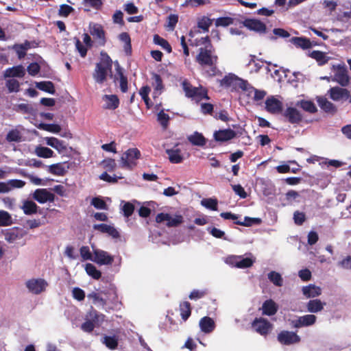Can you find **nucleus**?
<instances>
[{
    "mask_svg": "<svg viewBox=\"0 0 351 351\" xmlns=\"http://www.w3.org/2000/svg\"><path fill=\"white\" fill-rule=\"evenodd\" d=\"M95 324L92 322L91 319H88L86 316V322L83 323L81 326V329L86 332H90L93 330L95 328Z\"/></svg>",
    "mask_w": 351,
    "mask_h": 351,
    "instance_id": "nucleus-64",
    "label": "nucleus"
},
{
    "mask_svg": "<svg viewBox=\"0 0 351 351\" xmlns=\"http://www.w3.org/2000/svg\"><path fill=\"white\" fill-rule=\"evenodd\" d=\"M80 253L83 261H93L94 258L93 253L90 250L89 247L82 246L80 249Z\"/></svg>",
    "mask_w": 351,
    "mask_h": 351,
    "instance_id": "nucleus-50",
    "label": "nucleus"
},
{
    "mask_svg": "<svg viewBox=\"0 0 351 351\" xmlns=\"http://www.w3.org/2000/svg\"><path fill=\"white\" fill-rule=\"evenodd\" d=\"M38 128L40 130L48 131L52 133H58L61 130L60 126L57 124L40 123Z\"/></svg>",
    "mask_w": 351,
    "mask_h": 351,
    "instance_id": "nucleus-51",
    "label": "nucleus"
},
{
    "mask_svg": "<svg viewBox=\"0 0 351 351\" xmlns=\"http://www.w3.org/2000/svg\"><path fill=\"white\" fill-rule=\"evenodd\" d=\"M243 25L248 29L259 34H263L266 32L265 24L256 19H246L243 21Z\"/></svg>",
    "mask_w": 351,
    "mask_h": 351,
    "instance_id": "nucleus-16",
    "label": "nucleus"
},
{
    "mask_svg": "<svg viewBox=\"0 0 351 351\" xmlns=\"http://www.w3.org/2000/svg\"><path fill=\"white\" fill-rule=\"evenodd\" d=\"M25 69L22 65H19L7 69L4 72L5 77L14 78L23 77L25 75Z\"/></svg>",
    "mask_w": 351,
    "mask_h": 351,
    "instance_id": "nucleus-26",
    "label": "nucleus"
},
{
    "mask_svg": "<svg viewBox=\"0 0 351 351\" xmlns=\"http://www.w3.org/2000/svg\"><path fill=\"white\" fill-rule=\"evenodd\" d=\"M34 152L38 157L44 158H49L53 156V152L46 147L37 146L35 148Z\"/></svg>",
    "mask_w": 351,
    "mask_h": 351,
    "instance_id": "nucleus-40",
    "label": "nucleus"
},
{
    "mask_svg": "<svg viewBox=\"0 0 351 351\" xmlns=\"http://www.w3.org/2000/svg\"><path fill=\"white\" fill-rule=\"evenodd\" d=\"M202 205L204 207L216 210L217 209V201L214 199H204L202 200Z\"/></svg>",
    "mask_w": 351,
    "mask_h": 351,
    "instance_id": "nucleus-58",
    "label": "nucleus"
},
{
    "mask_svg": "<svg viewBox=\"0 0 351 351\" xmlns=\"http://www.w3.org/2000/svg\"><path fill=\"white\" fill-rule=\"evenodd\" d=\"M297 106L301 107L304 110L314 113L317 111V108L313 102L306 100H301L296 103Z\"/></svg>",
    "mask_w": 351,
    "mask_h": 351,
    "instance_id": "nucleus-41",
    "label": "nucleus"
},
{
    "mask_svg": "<svg viewBox=\"0 0 351 351\" xmlns=\"http://www.w3.org/2000/svg\"><path fill=\"white\" fill-rule=\"evenodd\" d=\"M6 182L7 186L9 188V192L13 189H21L23 188L25 182L21 180H10Z\"/></svg>",
    "mask_w": 351,
    "mask_h": 351,
    "instance_id": "nucleus-53",
    "label": "nucleus"
},
{
    "mask_svg": "<svg viewBox=\"0 0 351 351\" xmlns=\"http://www.w3.org/2000/svg\"><path fill=\"white\" fill-rule=\"evenodd\" d=\"M5 86L10 93H17L19 91L20 84L19 81L14 78L8 79L6 81Z\"/></svg>",
    "mask_w": 351,
    "mask_h": 351,
    "instance_id": "nucleus-49",
    "label": "nucleus"
},
{
    "mask_svg": "<svg viewBox=\"0 0 351 351\" xmlns=\"http://www.w3.org/2000/svg\"><path fill=\"white\" fill-rule=\"evenodd\" d=\"M88 319L92 320L95 326H99L105 320V315L92 308L86 315Z\"/></svg>",
    "mask_w": 351,
    "mask_h": 351,
    "instance_id": "nucleus-31",
    "label": "nucleus"
},
{
    "mask_svg": "<svg viewBox=\"0 0 351 351\" xmlns=\"http://www.w3.org/2000/svg\"><path fill=\"white\" fill-rule=\"evenodd\" d=\"M187 139L193 145L204 146L206 141L201 133L195 132L193 134L188 136Z\"/></svg>",
    "mask_w": 351,
    "mask_h": 351,
    "instance_id": "nucleus-34",
    "label": "nucleus"
},
{
    "mask_svg": "<svg viewBox=\"0 0 351 351\" xmlns=\"http://www.w3.org/2000/svg\"><path fill=\"white\" fill-rule=\"evenodd\" d=\"M22 138L21 132L17 130H13L8 132L7 140L8 141L19 142Z\"/></svg>",
    "mask_w": 351,
    "mask_h": 351,
    "instance_id": "nucleus-59",
    "label": "nucleus"
},
{
    "mask_svg": "<svg viewBox=\"0 0 351 351\" xmlns=\"http://www.w3.org/2000/svg\"><path fill=\"white\" fill-rule=\"evenodd\" d=\"M13 223L11 215L7 211L0 210V226H9Z\"/></svg>",
    "mask_w": 351,
    "mask_h": 351,
    "instance_id": "nucleus-45",
    "label": "nucleus"
},
{
    "mask_svg": "<svg viewBox=\"0 0 351 351\" xmlns=\"http://www.w3.org/2000/svg\"><path fill=\"white\" fill-rule=\"evenodd\" d=\"M234 20V19L233 18L229 16L220 17L216 19L215 25L217 27H227L230 25L233 24Z\"/></svg>",
    "mask_w": 351,
    "mask_h": 351,
    "instance_id": "nucleus-54",
    "label": "nucleus"
},
{
    "mask_svg": "<svg viewBox=\"0 0 351 351\" xmlns=\"http://www.w3.org/2000/svg\"><path fill=\"white\" fill-rule=\"evenodd\" d=\"M226 263L237 268L245 269L251 267L255 262V259L250 257H243L241 256H230L225 260Z\"/></svg>",
    "mask_w": 351,
    "mask_h": 351,
    "instance_id": "nucleus-6",
    "label": "nucleus"
},
{
    "mask_svg": "<svg viewBox=\"0 0 351 351\" xmlns=\"http://www.w3.org/2000/svg\"><path fill=\"white\" fill-rule=\"evenodd\" d=\"M261 222V219L260 218H252L249 217H245L243 221H236L235 223L241 225L243 226H250L252 224H259Z\"/></svg>",
    "mask_w": 351,
    "mask_h": 351,
    "instance_id": "nucleus-55",
    "label": "nucleus"
},
{
    "mask_svg": "<svg viewBox=\"0 0 351 351\" xmlns=\"http://www.w3.org/2000/svg\"><path fill=\"white\" fill-rule=\"evenodd\" d=\"M72 295L74 299L78 301H82L85 298V292L79 287H75L72 290Z\"/></svg>",
    "mask_w": 351,
    "mask_h": 351,
    "instance_id": "nucleus-63",
    "label": "nucleus"
},
{
    "mask_svg": "<svg viewBox=\"0 0 351 351\" xmlns=\"http://www.w3.org/2000/svg\"><path fill=\"white\" fill-rule=\"evenodd\" d=\"M85 270L87 274L93 278L98 280L101 276V273L98 270L95 265L91 263H86L85 265Z\"/></svg>",
    "mask_w": 351,
    "mask_h": 351,
    "instance_id": "nucleus-43",
    "label": "nucleus"
},
{
    "mask_svg": "<svg viewBox=\"0 0 351 351\" xmlns=\"http://www.w3.org/2000/svg\"><path fill=\"white\" fill-rule=\"evenodd\" d=\"M37 88L53 95L55 93V88L53 84L51 82H40L36 84Z\"/></svg>",
    "mask_w": 351,
    "mask_h": 351,
    "instance_id": "nucleus-42",
    "label": "nucleus"
},
{
    "mask_svg": "<svg viewBox=\"0 0 351 351\" xmlns=\"http://www.w3.org/2000/svg\"><path fill=\"white\" fill-rule=\"evenodd\" d=\"M154 94H160L163 88L162 82L160 77L158 75H154Z\"/></svg>",
    "mask_w": 351,
    "mask_h": 351,
    "instance_id": "nucleus-62",
    "label": "nucleus"
},
{
    "mask_svg": "<svg viewBox=\"0 0 351 351\" xmlns=\"http://www.w3.org/2000/svg\"><path fill=\"white\" fill-rule=\"evenodd\" d=\"M317 320V317L312 314L300 316L296 319L289 320L292 327L299 328L313 326Z\"/></svg>",
    "mask_w": 351,
    "mask_h": 351,
    "instance_id": "nucleus-12",
    "label": "nucleus"
},
{
    "mask_svg": "<svg viewBox=\"0 0 351 351\" xmlns=\"http://www.w3.org/2000/svg\"><path fill=\"white\" fill-rule=\"evenodd\" d=\"M89 31L90 34L97 40L99 44L101 45L105 44V32L101 25L90 23L89 25Z\"/></svg>",
    "mask_w": 351,
    "mask_h": 351,
    "instance_id": "nucleus-18",
    "label": "nucleus"
},
{
    "mask_svg": "<svg viewBox=\"0 0 351 351\" xmlns=\"http://www.w3.org/2000/svg\"><path fill=\"white\" fill-rule=\"evenodd\" d=\"M302 291L303 295L306 298H315L322 293L321 288L312 284L303 287Z\"/></svg>",
    "mask_w": 351,
    "mask_h": 351,
    "instance_id": "nucleus-30",
    "label": "nucleus"
},
{
    "mask_svg": "<svg viewBox=\"0 0 351 351\" xmlns=\"http://www.w3.org/2000/svg\"><path fill=\"white\" fill-rule=\"evenodd\" d=\"M283 115L291 123H298L302 119V114L298 110L294 107H287L284 111Z\"/></svg>",
    "mask_w": 351,
    "mask_h": 351,
    "instance_id": "nucleus-22",
    "label": "nucleus"
},
{
    "mask_svg": "<svg viewBox=\"0 0 351 351\" xmlns=\"http://www.w3.org/2000/svg\"><path fill=\"white\" fill-rule=\"evenodd\" d=\"M93 228L96 230H98L102 233H106L113 239H117L119 237V232L118 230L113 226L105 223L101 224H95L93 226Z\"/></svg>",
    "mask_w": 351,
    "mask_h": 351,
    "instance_id": "nucleus-23",
    "label": "nucleus"
},
{
    "mask_svg": "<svg viewBox=\"0 0 351 351\" xmlns=\"http://www.w3.org/2000/svg\"><path fill=\"white\" fill-rule=\"evenodd\" d=\"M14 110L19 112L31 114L34 109L27 104H19L14 106Z\"/></svg>",
    "mask_w": 351,
    "mask_h": 351,
    "instance_id": "nucleus-57",
    "label": "nucleus"
},
{
    "mask_svg": "<svg viewBox=\"0 0 351 351\" xmlns=\"http://www.w3.org/2000/svg\"><path fill=\"white\" fill-rule=\"evenodd\" d=\"M235 135V132L231 129L219 130L214 133L215 139L217 141H227L231 140Z\"/></svg>",
    "mask_w": 351,
    "mask_h": 351,
    "instance_id": "nucleus-27",
    "label": "nucleus"
},
{
    "mask_svg": "<svg viewBox=\"0 0 351 351\" xmlns=\"http://www.w3.org/2000/svg\"><path fill=\"white\" fill-rule=\"evenodd\" d=\"M116 66V80L119 81V86L121 91L123 93H125L128 90V79L123 75L122 68L120 66L119 62L117 61L115 62Z\"/></svg>",
    "mask_w": 351,
    "mask_h": 351,
    "instance_id": "nucleus-24",
    "label": "nucleus"
},
{
    "mask_svg": "<svg viewBox=\"0 0 351 351\" xmlns=\"http://www.w3.org/2000/svg\"><path fill=\"white\" fill-rule=\"evenodd\" d=\"M21 208L25 215H30L37 213L38 206L33 201L25 200Z\"/></svg>",
    "mask_w": 351,
    "mask_h": 351,
    "instance_id": "nucleus-33",
    "label": "nucleus"
},
{
    "mask_svg": "<svg viewBox=\"0 0 351 351\" xmlns=\"http://www.w3.org/2000/svg\"><path fill=\"white\" fill-rule=\"evenodd\" d=\"M47 145L56 149L60 154H64L66 151V146L62 141L54 137H47L45 138Z\"/></svg>",
    "mask_w": 351,
    "mask_h": 351,
    "instance_id": "nucleus-25",
    "label": "nucleus"
},
{
    "mask_svg": "<svg viewBox=\"0 0 351 351\" xmlns=\"http://www.w3.org/2000/svg\"><path fill=\"white\" fill-rule=\"evenodd\" d=\"M91 205H93L97 209H108L106 202L100 197H93L91 200Z\"/></svg>",
    "mask_w": 351,
    "mask_h": 351,
    "instance_id": "nucleus-56",
    "label": "nucleus"
},
{
    "mask_svg": "<svg viewBox=\"0 0 351 351\" xmlns=\"http://www.w3.org/2000/svg\"><path fill=\"white\" fill-rule=\"evenodd\" d=\"M153 40L154 44L160 45L163 49L166 50L168 53L171 52V47L165 39L156 34L154 36Z\"/></svg>",
    "mask_w": 351,
    "mask_h": 351,
    "instance_id": "nucleus-47",
    "label": "nucleus"
},
{
    "mask_svg": "<svg viewBox=\"0 0 351 351\" xmlns=\"http://www.w3.org/2000/svg\"><path fill=\"white\" fill-rule=\"evenodd\" d=\"M33 198L40 204L54 200V195L46 189H38L33 193Z\"/></svg>",
    "mask_w": 351,
    "mask_h": 351,
    "instance_id": "nucleus-17",
    "label": "nucleus"
},
{
    "mask_svg": "<svg viewBox=\"0 0 351 351\" xmlns=\"http://www.w3.org/2000/svg\"><path fill=\"white\" fill-rule=\"evenodd\" d=\"M201 330L204 333L211 332L215 328V322L209 317H204L199 323Z\"/></svg>",
    "mask_w": 351,
    "mask_h": 351,
    "instance_id": "nucleus-29",
    "label": "nucleus"
},
{
    "mask_svg": "<svg viewBox=\"0 0 351 351\" xmlns=\"http://www.w3.org/2000/svg\"><path fill=\"white\" fill-rule=\"evenodd\" d=\"M217 56H213L210 49L200 48L199 53L197 56V62L202 65L212 66L217 62Z\"/></svg>",
    "mask_w": 351,
    "mask_h": 351,
    "instance_id": "nucleus-14",
    "label": "nucleus"
},
{
    "mask_svg": "<svg viewBox=\"0 0 351 351\" xmlns=\"http://www.w3.org/2000/svg\"><path fill=\"white\" fill-rule=\"evenodd\" d=\"M278 341L282 345L289 346L298 343L301 339L295 332L282 330L277 336Z\"/></svg>",
    "mask_w": 351,
    "mask_h": 351,
    "instance_id": "nucleus-11",
    "label": "nucleus"
},
{
    "mask_svg": "<svg viewBox=\"0 0 351 351\" xmlns=\"http://www.w3.org/2000/svg\"><path fill=\"white\" fill-rule=\"evenodd\" d=\"M182 87L185 95L188 97H191L196 101H199L204 99H208L207 90L203 87H193L186 82L182 83Z\"/></svg>",
    "mask_w": 351,
    "mask_h": 351,
    "instance_id": "nucleus-5",
    "label": "nucleus"
},
{
    "mask_svg": "<svg viewBox=\"0 0 351 351\" xmlns=\"http://www.w3.org/2000/svg\"><path fill=\"white\" fill-rule=\"evenodd\" d=\"M241 97H246L247 103L260 101L266 96V92L263 90L256 89L253 87L247 80L240 88Z\"/></svg>",
    "mask_w": 351,
    "mask_h": 351,
    "instance_id": "nucleus-2",
    "label": "nucleus"
},
{
    "mask_svg": "<svg viewBox=\"0 0 351 351\" xmlns=\"http://www.w3.org/2000/svg\"><path fill=\"white\" fill-rule=\"evenodd\" d=\"M311 57L316 60L319 65L324 64L329 60V58L327 57L324 52L319 51H312L311 53Z\"/></svg>",
    "mask_w": 351,
    "mask_h": 351,
    "instance_id": "nucleus-46",
    "label": "nucleus"
},
{
    "mask_svg": "<svg viewBox=\"0 0 351 351\" xmlns=\"http://www.w3.org/2000/svg\"><path fill=\"white\" fill-rule=\"evenodd\" d=\"M140 156L141 152L138 149H128L121 157L120 167L127 169H133L137 165V160Z\"/></svg>",
    "mask_w": 351,
    "mask_h": 351,
    "instance_id": "nucleus-3",
    "label": "nucleus"
},
{
    "mask_svg": "<svg viewBox=\"0 0 351 351\" xmlns=\"http://www.w3.org/2000/svg\"><path fill=\"white\" fill-rule=\"evenodd\" d=\"M182 318L185 321L191 315V305L188 302H184L180 304Z\"/></svg>",
    "mask_w": 351,
    "mask_h": 351,
    "instance_id": "nucleus-52",
    "label": "nucleus"
},
{
    "mask_svg": "<svg viewBox=\"0 0 351 351\" xmlns=\"http://www.w3.org/2000/svg\"><path fill=\"white\" fill-rule=\"evenodd\" d=\"M150 92V88L148 86H143L139 91V94L141 96L142 99L145 101V104L148 108H149V93Z\"/></svg>",
    "mask_w": 351,
    "mask_h": 351,
    "instance_id": "nucleus-61",
    "label": "nucleus"
},
{
    "mask_svg": "<svg viewBox=\"0 0 351 351\" xmlns=\"http://www.w3.org/2000/svg\"><path fill=\"white\" fill-rule=\"evenodd\" d=\"M93 253L94 258L93 261L100 265H111L114 261V256L110 255L108 252L97 249L92 245Z\"/></svg>",
    "mask_w": 351,
    "mask_h": 351,
    "instance_id": "nucleus-10",
    "label": "nucleus"
},
{
    "mask_svg": "<svg viewBox=\"0 0 351 351\" xmlns=\"http://www.w3.org/2000/svg\"><path fill=\"white\" fill-rule=\"evenodd\" d=\"M101 99L104 109L115 110L119 107V99L116 95H104Z\"/></svg>",
    "mask_w": 351,
    "mask_h": 351,
    "instance_id": "nucleus-21",
    "label": "nucleus"
},
{
    "mask_svg": "<svg viewBox=\"0 0 351 351\" xmlns=\"http://www.w3.org/2000/svg\"><path fill=\"white\" fill-rule=\"evenodd\" d=\"M73 11V8L71 6L66 5V4H62L60 6L58 14L60 16L66 17Z\"/></svg>",
    "mask_w": 351,
    "mask_h": 351,
    "instance_id": "nucleus-60",
    "label": "nucleus"
},
{
    "mask_svg": "<svg viewBox=\"0 0 351 351\" xmlns=\"http://www.w3.org/2000/svg\"><path fill=\"white\" fill-rule=\"evenodd\" d=\"M328 93L330 98L334 101H339L343 99H346L350 97V93L347 89L339 86L331 88L328 90Z\"/></svg>",
    "mask_w": 351,
    "mask_h": 351,
    "instance_id": "nucleus-20",
    "label": "nucleus"
},
{
    "mask_svg": "<svg viewBox=\"0 0 351 351\" xmlns=\"http://www.w3.org/2000/svg\"><path fill=\"white\" fill-rule=\"evenodd\" d=\"M102 58L95 66L93 77L98 84H102L106 80L107 75L112 69V60L107 54L101 53Z\"/></svg>",
    "mask_w": 351,
    "mask_h": 351,
    "instance_id": "nucleus-1",
    "label": "nucleus"
},
{
    "mask_svg": "<svg viewBox=\"0 0 351 351\" xmlns=\"http://www.w3.org/2000/svg\"><path fill=\"white\" fill-rule=\"evenodd\" d=\"M3 233L5 241L10 243H16L27 234L25 230L19 228L5 230Z\"/></svg>",
    "mask_w": 351,
    "mask_h": 351,
    "instance_id": "nucleus-15",
    "label": "nucleus"
},
{
    "mask_svg": "<svg viewBox=\"0 0 351 351\" xmlns=\"http://www.w3.org/2000/svg\"><path fill=\"white\" fill-rule=\"evenodd\" d=\"M332 70L334 75L332 81L339 84L341 86H347L350 82V77L344 64H333Z\"/></svg>",
    "mask_w": 351,
    "mask_h": 351,
    "instance_id": "nucleus-4",
    "label": "nucleus"
},
{
    "mask_svg": "<svg viewBox=\"0 0 351 351\" xmlns=\"http://www.w3.org/2000/svg\"><path fill=\"white\" fill-rule=\"evenodd\" d=\"M157 223H165L168 227H176L183 221V217L180 215H171L168 213H159L156 217Z\"/></svg>",
    "mask_w": 351,
    "mask_h": 351,
    "instance_id": "nucleus-8",
    "label": "nucleus"
},
{
    "mask_svg": "<svg viewBox=\"0 0 351 351\" xmlns=\"http://www.w3.org/2000/svg\"><path fill=\"white\" fill-rule=\"evenodd\" d=\"M252 326L256 332L263 336L267 335L273 328V325L262 317L256 318L252 322Z\"/></svg>",
    "mask_w": 351,
    "mask_h": 351,
    "instance_id": "nucleus-13",
    "label": "nucleus"
},
{
    "mask_svg": "<svg viewBox=\"0 0 351 351\" xmlns=\"http://www.w3.org/2000/svg\"><path fill=\"white\" fill-rule=\"evenodd\" d=\"M269 280L276 286L281 287L283 284V279L281 275L276 271H271L267 275Z\"/></svg>",
    "mask_w": 351,
    "mask_h": 351,
    "instance_id": "nucleus-48",
    "label": "nucleus"
},
{
    "mask_svg": "<svg viewBox=\"0 0 351 351\" xmlns=\"http://www.w3.org/2000/svg\"><path fill=\"white\" fill-rule=\"evenodd\" d=\"M325 303L319 300H312L307 303L306 307L308 312L315 313L321 311Z\"/></svg>",
    "mask_w": 351,
    "mask_h": 351,
    "instance_id": "nucleus-36",
    "label": "nucleus"
},
{
    "mask_svg": "<svg viewBox=\"0 0 351 351\" xmlns=\"http://www.w3.org/2000/svg\"><path fill=\"white\" fill-rule=\"evenodd\" d=\"M87 298L92 302L93 304L98 307H104L106 304V301L99 293L91 292L87 295Z\"/></svg>",
    "mask_w": 351,
    "mask_h": 351,
    "instance_id": "nucleus-37",
    "label": "nucleus"
},
{
    "mask_svg": "<svg viewBox=\"0 0 351 351\" xmlns=\"http://www.w3.org/2000/svg\"><path fill=\"white\" fill-rule=\"evenodd\" d=\"M244 82L245 80L239 77L234 74L229 73L223 78L221 84L230 88L231 91L239 92L240 88Z\"/></svg>",
    "mask_w": 351,
    "mask_h": 351,
    "instance_id": "nucleus-9",
    "label": "nucleus"
},
{
    "mask_svg": "<svg viewBox=\"0 0 351 351\" xmlns=\"http://www.w3.org/2000/svg\"><path fill=\"white\" fill-rule=\"evenodd\" d=\"M278 308L277 304L272 300L265 301L262 306L263 314L268 316L276 314Z\"/></svg>",
    "mask_w": 351,
    "mask_h": 351,
    "instance_id": "nucleus-28",
    "label": "nucleus"
},
{
    "mask_svg": "<svg viewBox=\"0 0 351 351\" xmlns=\"http://www.w3.org/2000/svg\"><path fill=\"white\" fill-rule=\"evenodd\" d=\"M49 172L56 176H63L66 171L65 165L62 163H57L48 167Z\"/></svg>",
    "mask_w": 351,
    "mask_h": 351,
    "instance_id": "nucleus-38",
    "label": "nucleus"
},
{
    "mask_svg": "<svg viewBox=\"0 0 351 351\" xmlns=\"http://www.w3.org/2000/svg\"><path fill=\"white\" fill-rule=\"evenodd\" d=\"M47 286V282L43 278H31L25 282V287L28 291L35 295L44 292Z\"/></svg>",
    "mask_w": 351,
    "mask_h": 351,
    "instance_id": "nucleus-7",
    "label": "nucleus"
},
{
    "mask_svg": "<svg viewBox=\"0 0 351 351\" xmlns=\"http://www.w3.org/2000/svg\"><path fill=\"white\" fill-rule=\"evenodd\" d=\"M166 153L172 163H180L183 160V156L179 149H168L166 150Z\"/></svg>",
    "mask_w": 351,
    "mask_h": 351,
    "instance_id": "nucleus-32",
    "label": "nucleus"
},
{
    "mask_svg": "<svg viewBox=\"0 0 351 351\" xmlns=\"http://www.w3.org/2000/svg\"><path fill=\"white\" fill-rule=\"evenodd\" d=\"M265 108L271 114H278L282 110V103L274 97H268L265 101Z\"/></svg>",
    "mask_w": 351,
    "mask_h": 351,
    "instance_id": "nucleus-19",
    "label": "nucleus"
},
{
    "mask_svg": "<svg viewBox=\"0 0 351 351\" xmlns=\"http://www.w3.org/2000/svg\"><path fill=\"white\" fill-rule=\"evenodd\" d=\"M291 43L296 47L302 49H308L311 47V42L308 39L302 37H294L291 38Z\"/></svg>",
    "mask_w": 351,
    "mask_h": 351,
    "instance_id": "nucleus-44",
    "label": "nucleus"
},
{
    "mask_svg": "<svg viewBox=\"0 0 351 351\" xmlns=\"http://www.w3.org/2000/svg\"><path fill=\"white\" fill-rule=\"evenodd\" d=\"M101 342L109 349L114 350L118 346V338L117 336H104Z\"/></svg>",
    "mask_w": 351,
    "mask_h": 351,
    "instance_id": "nucleus-39",
    "label": "nucleus"
},
{
    "mask_svg": "<svg viewBox=\"0 0 351 351\" xmlns=\"http://www.w3.org/2000/svg\"><path fill=\"white\" fill-rule=\"evenodd\" d=\"M317 103L319 107L326 112L334 113L336 111V108L334 104L326 98L318 97Z\"/></svg>",
    "mask_w": 351,
    "mask_h": 351,
    "instance_id": "nucleus-35",
    "label": "nucleus"
}]
</instances>
